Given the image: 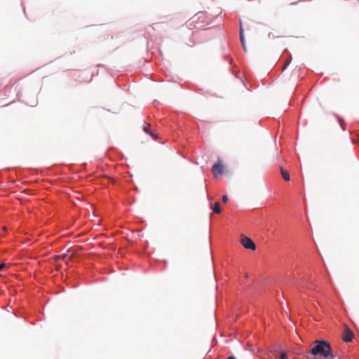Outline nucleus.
I'll use <instances>...</instances> for the list:
<instances>
[{
    "mask_svg": "<svg viewBox=\"0 0 359 359\" xmlns=\"http://www.w3.org/2000/svg\"><path fill=\"white\" fill-rule=\"evenodd\" d=\"M313 346L311 350L312 355L324 358H333L330 344L325 340H316L312 343Z\"/></svg>",
    "mask_w": 359,
    "mask_h": 359,
    "instance_id": "obj_1",
    "label": "nucleus"
},
{
    "mask_svg": "<svg viewBox=\"0 0 359 359\" xmlns=\"http://www.w3.org/2000/svg\"><path fill=\"white\" fill-rule=\"evenodd\" d=\"M354 337L353 332L351 330V329L346 325H344V332L341 335L342 340L344 342H350L353 340Z\"/></svg>",
    "mask_w": 359,
    "mask_h": 359,
    "instance_id": "obj_2",
    "label": "nucleus"
},
{
    "mask_svg": "<svg viewBox=\"0 0 359 359\" xmlns=\"http://www.w3.org/2000/svg\"><path fill=\"white\" fill-rule=\"evenodd\" d=\"M212 172L215 177H218L224 172V165H222V161L218 159L217 163H215L212 167Z\"/></svg>",
    "mask_w": 359,
    "mask_h": 359,
    "instance_id": "obj_3",
    "label": "nucleus"
},
{
    "mask_svg": "<svg viewBox=\"0 0 359 359\" xmlns=\"http://www.w3.org/2000/svg\"><path fill=\"white\" fill-rule=\"evenodd\" d=\"M241 243L246 249H250L252 250H255L256 249V245L252 240L245 236H241Z\"/></svg>",
    "mask_w": 359,
    "mask_h": 359,
    "instance_id": "obj_4",
    "label": "nucleus"
},
{
    "mask_svg": "<svg viewBox=\"0 0 359 359\" xmlns=\"http://www.w3.org/2000/svg\"><path fill=\"white\" fill-rule=\"evenodd\" d=\"M240 39H241V44H242V46H243L244 50L245 52H247L242 23H241V25H240Z\"/></svg>",
    "mask_w": 359,
    "mask_h": 359,
    "instance_id": "obj_5",
    "label": "nucleus"
},
{
    "mask_svg": "<svg viewBox=\"0 0 359 359\" xmlns=\"http://www.w3.org/2000/svg\"><path fill=\"white\" fill-rule=\"evenodd\" d=\"M73 255H74V254L69 255V252H67L66 254L55 256L54 257V259H55V260H59V259H62V260L68 259L69 260L73 257Z\"/></svg>",
    "mask_w": 359,
    "mask_h": 359,
    "instance_id": "obj_6",
    "label": "nucleus"
},
{
    "mask_svg": "<svg viewBox=\"0 0 359 359\" xmlns=\"http://www.w3.org/2000/svg\"><path fill=\"white\" fill-rule=\"evenodd\" d=\"M280 171L283 178L285 181H289L290 180V176L289 172L281 166L280 167Z\"/></svg>",
    "mask_w": 359,
    "mask_h": 359,
    "instance_id": "obj_7",
    "label": "nucleus"
},
{
    "mask_svg": "<svg viewBox=\"0 0 359 359\" xmlns=\"http://www.w3.org/2000/svg\"><path fill=\"white\" fill-rule=\"evenodd\" d=\"M212 210L214 212L217 213V214H219L221 212V209H220V207H219V202H215L213 205V207H212Z\"/></svg>",
    "mask_w": 359,
    "mask_h": 359,
    "instance_id": "obj_8",
    "label": "nucleus"
},
{
    "mask_svg": "<svg viewBox=\"0 0 359 359\" xmlns=\"http://www.w3.org/2000/svg\"><path fill=\"white\" fill-rule=\"evenodd\" d=\"M149 128H150V125L149 124L144 125V128H143L144 131H145L146 133H149Z\"/></svg>",
    "mask_w": 359,
    "mask_h": 359,
    "instance_id": "obj_9",
    "label": "nucleus"
},
{
    "mask_svg": "<svg viewBox=\"0 0 359 359\" xmlns=\"http://www.w3.org/2000/svg\"><path fill=\"white\" fill-rule=\"evenodd\" d=\"M290 61H291V57H290V59H288V60L285 62V65H283V69H285L287 67V66L290 64Z\"/></svg>",
    "mask_w": 359,
    "mask_h": 359,
    "instance_id": "obj_10",
    "label": "nucleus"
},
{
    "mask_svg": "<svg viewBox=\"0 0 359 359\" xmlns=\"http://www.w3.org/2000/svg\"><path fill=\"white\" fill-rule=\"evenodd\" d=\"M279 359H287V355L285 353L280 354Z\"/></svg>",
    "mask_w": 359,
    "mask_h": 359,
    "instance_id": "obj_11",
    "label": "nucleus"
},
{
    "mask_svg": "<svg viewBox=\"0 0 359 359\" xmlns=\"http://www.w3.org/2000/svg\"><path fill=\"white\" fill-rule=\"evenodd\" d=\"M222 199L224 203H226L228 201V197L226 195H223Z\"/></svg>",
    "mask_w": 359,
    "mask_h": 359,
    "instance_id": "obj_12",
    "label": "nucleus"
},
{
    "mask_svg": "<svg viewBox=\"0 0 359 359\" xmlns=\"http://www.w3.org/2000/svg\"><path fill=\"white\" fill-rule=\"evenodd\" d=\"M5 264L2 263V264H0V270H1L2 269H4L5 267Z\"/></svg>",
    "mask_w": 359,
    "mask_h": 359,
    "instance_id": "obj_13",
    "label": "nucleus"
},
{
    "mask_svg": "<svg viewBox=\"0 0 359 359\" xmlns=\"http://www.w3.org/2000/svg\"><path fill=\"white\" fill-rule=\"evenodd\" d=\"M226 359H236L234 356H229Z\"/></svg>",
    "mask_w": 359,
    "mask_h": 359,
    "instance_id": "obj_14",
    "label": "nucleus"
},
{
    "mask_svg": "<svg viewBox=\"0 0 359 359\" xmlns=\"http://www.w3.org/2000/svg\"><path fill=\"white\" fill-rule=\"evenodd\" d=\"M355 3H358V4H359V1H358V0H357V1H355Z\"/></svg>",
    "mask_w": 359,
    "mask_h": 359,
    "instance_id": "obj_15",
    "label": "nucleus"
},
{
    "mask_svg": "<svg viewBox=\"0 0 359 359\" xmlns=\"http://www.w3.org/2000/svg\"><path fill=\"white\" fill-rule=\"evenodd\" d=\"M4 230L6 231V226L4 227Z\"/></svg>",
    "mask_w": 359,
    "mask_h": 359,
    "instance_id": "obj_16",
    "label": "nucleus"
}]
</instances>
